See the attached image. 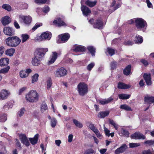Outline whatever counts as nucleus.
Returning <instances> with one entry per match:
<instances>
[{"label":"nucleus","instance_id":"nucleus-1","mask_svg":"<svg viewBox=\"0 0 154 154\" xmlns=\"http://www.w3.org/2000/svg\"><path fill=\"white\" fill-rule=\"evenodd\" d=\"M39 95L35 90H31L26 95V101L32 103L36 102L39 99Z\"/></svg>","mask_w":154,"mask_h":154},{"label":"nucleus","instance_id":"nucleus-2","mask_svg":"<svg viewBox=\"0 0 154 154\" xmlns=\"http://www.w3.org/2000/svg\"><path fill=\"white\" fill-rule=\"evenodd\" d=\"M21 39L17 36H11L6 39L8 45L11 47H16L20 43Z\"/></svg>","mask_w":154,"mask_h":154},{"label":"nucleus","instance_id":"nucleus-3","mask_svg":"<svg viewBox=\"0 0 154 154\" xmlns=\"http://www.w3.org/2000/svg\"><path fill=\"white\" fill-rule=\"evenodd\" d=\"M135 25L136 28L139 30L146 29L147 24L145 20L141 18H136Z\"/></svg>","mask_w":154,"mask_h":154},{"label":"nucleus","instance_id":"nucleus-4","mask_svg":"<svg viewBox=\"0 0 154 154\" xmlns=\"http://www.w3.org/2000/svg\"><path fill=\"white\" fill-rule=\"evenodd\" d=\"M78 91L79 94L83 96L86 94L88 92V87L85 83L81 82L77 86Z\"/></svg>","mask_w":154,"mask_h":154},{"label":"nucleus","instance_id":"nucleus-5","mask_svg":"<svg viewBox=\"0 0 154 154\" xmlns=\"http://www.w3.org/2000/svg\"><path fill=\"white\" fill-rule=\"evenodd\" d=\"M48 51L47 48H38L36 49L34 54V57L41 60L45 53Z\"/></svg>","mask_w":154,"mask_h":154},{"label":"nucleus","instance_id":"nucleus-6","mask_svg":"<svg viewBox=\"0 0 154 154\" xmlns=\"http://www.w3.org/2000/svg\"><path fill=\"white\" fill-rule=\"evenodd\" d=\"M51 37V33L49 32H45L42 33L39 36H37L35 38L36 41L40 42L45 40H49Z\"/></svg>","mask_w":154,"mask_h":154},{"label":"nucleus","instance_id":"nucleus-7","mask_svg":"<svg viewBox=\"0 0 154 154\" xmlns=\"http://www.w3.org/2000/svg\"><path fill=\"white\" fill-rule=\"evenodd\" d=\"M19 22L26 25H29L32 20V17L29 15L25 16L21 14L19 16Z\"/></svg>","mask_w":154,"mask_h":154},{"label":"nucleus","instance_id":"nucleus-8","mask_svg":"<svg viewBox=\"0 0 154 154\" xmlns=\"http://www.w3.org/2000/svg\"><path fill=\"white\" fill-rule=\"evenodd\" d=\"M94 21V20L92 18H91L89 20V22L91 24H93V27L94 28L99 29H102L103 26V24L101 19H99L96 20L93 24Z\"/></svg>","mask_w":154,"mask_h":154},{"label":"nucleus","instance_id":"nucleus-9","mask_svg":"<svg viewBox=\"0 0 154 154\" xmlns=\"http://www.w3.org/2000/svg\"><path fill=\"white\" fill-rule=\"evenodd\" d=\"M67 74V70L63 67L58 68L54 72L55 76L58 78L64 77Z\"/></svg>","mask_w":154,"mask_h":154},{"label":"nucleus","instance_id":"nucleus-10","mask_svg":"<svg viewBox=\"0 0 154 154\" xmlns=\"http://www.w3.org/2000/svg\"><path fill=\"white\" fill-rule=\"evenodd\" d=\"M70 37V35L68 33H65L59 35L58 39L57 41L58 44L66 42Z\"/></svg>","mask_w":154,"mask_h":154},{"label":"nucleus","instance_id":"nucleus-11","mask_svg":"<svg viewBox=\"0 0 154 154\" xmlns=\"http://www.w3.org/2000/svg\"><path fill=\"white\" fill-rule=\"evenodd\" d=\"M19 138L22 143L26 146H28L29 145L30 143L28 138L25 134H19Z\"/></svg>","mask_w":154,"mask_h":154},{"label":"nucleus","instance_id":"nucleus-12","mask_svg":"<svg viewBox=\"0 0 154 154\" xmlns=\"http://www.w3.org/2000/svg\"><path fill=\"white\" fill-rule=\"evenodd\" d=\"M131 138L134 139H145V137L139 132H136L131 135Z\"/></svg>","mask_w":154,"mask_h":154},{"label":"nucleus","instance_id":"nucleus-13","mask_svg":"<svg viewBox=\"0 0 154 154\" xmlns=\"http://www.w3.org/2000/svg\"><path fill=\"white\" fill-rule=\"evenodd\" d=\"M53 24L57 26H66L67 24L59 17L56 19L53 22Z\"/></svg>","mask_w":154,"mask_h":154},{"label":"nucleus","instance_id":"nucleus-14","mask_svg":"<svg viewBox=\"0 0 154 154\" xmlns=\"http://www.w3.org/2000/svg\"><path fill=\"white\" fill-rule=\"evenodd\" d=\"M58 57V54L56 52L54 51L52 52L50 57V60L48 62V65L54 63Z\"/></svg>","mask_w":154,"mask_h":154},{"label":"nucleus","instance_id":"nucleus-15","mask_svg":"<svg viewBox=\"0 0 154 154\" xmlns=\"http://www.w3.org/2000/svg\"><path fill=\"white\" fill-rule=\"evenodd\" d=\"M113 98L112 96H111L107 99H102L99 100L97 102L99 103L101 105H105L110 103L113 100Z\"/></svg>","mask_w":154,"mask_h":154},{"label":"nucleus","instance_id":"nucleus-16","mask_svg":"<svg viewBox=\"0 0 154 154\" xmlns=\"http://www.w3.org/2000/svg\"><path fill=\"white\" fill-rule=\"evenodd\" d=\"M10 92L6 90H2L0 92V99L1 100L7 99L10 94Z\"/></svg>","mask_w":154,"mask_h":154},{"label":"nucleus","instance_id":"nucleus-17","mask_svg":"<svg viewBox=\"0 0 154 154\" xmlns=\"http://www.w3.org/2000/svg\"><path fill=\"white\" fill-rule=\"evenodd\" d=\"M3 31L4 33L8 35H12L14 34V29L9 27H5L4 28Z\"/></svg>","mask_w":154,"mask_h":154},{"label":"nucleus","instance_id":"nucleus-18","mask_svg":"<svg viewBox=\"0 0 154 154\" xmlns=\"http://www.w3.org/2000/svg\"><path fill=\"white\" fill-rule=\"evenodd\" d=\"M81 9L83 15L85 16H88L91 13V11L88 8L82 4Z\"/></svg>","mask_w":154,"mask_h":154},{"label":"nucleus","instance_id":"nucleus-19","mask_svg":"<svg viewBox=\"0 0 154 154\" xmlns=\"http://www.w3.org/2000/svg\"><path fill=\"white\" fill-rule=\"evenodd\" d=\"M30 69H27L26 70H22L20 72V76L21 78H23L27 77L29 73L31 72Z\"/></svg>","mask_w":154,"mask_h":154},{"label":"nucleus","instance_id":"nucleus-20","mask_svg":"<svg viewBox=\"0 0 154 154\" xmlns=\"http://www.w3.org/2000/svg\"><path fill=\"white\" fill-rule=\"evenodd\" d=\"M143 78L147 85H150L152 84V82L150 73H144L143 75Z\"/></svg>","mask_w":154,"mask_h":154},{"label":"nucleus","instance_id":"nucleus-21","mask_svg":"<svg viewBox=\"0 0 154 154\" xmlns=\"http://www.w3.org/2000/svg\"><path fill=\"white\" fill-rule=\"evenodd\" d=\"M11 21V18L8 16H5L3 17L1 20V22L4 26L9 24Z\"/></svg>","mask_w":154,"mask_h":154},{"label":"nucleus","instance_id":"nucleus-22","mask_svg":"<svg viewBox=\"0 0 154 154\" xmlns=\"http://www.w3.org/2000/svg\"><path fill=\"white\" fill-rule=\"evenodd\" d=\"M127 148V146L125 144L123 145L119 148L117 149L115 151V153L119 154L124 152Z\"/></svg>","mask_w":154,"mask_h":154},{"label":"nucleus","instance_id":"nucleus-23","mask_svg":"<svg viewBox=\"0 0 154 154\" xmlns=\"http://www.w3.org/2000/svg\"><path fill=\"white\" fill-rule=\"evenodd\" d=\"M38 134H36L35 135L34 137L29 138V140L32 144L34 145L37 143L38 138Z\"/></svg>","mask_w":154,"mask_h":154},{"label":"nucleus","instance_id":"nucleus-24","mask_svg":"<svg viewBox=\"0 0 154 154\" xmlns=\"http://www.w3.org/2000/svg\"><path fill=\"white\" fill-rule=\"evenodd\" d=\"M119 134L120 136H124L126 137H128L129 135V132L123 128L121 129L120 132H119Z\"/></svg>","mask_w":154,"mask_h":154},{"label":"nucleus","instance_id":"nucleus-25","mask_svg":"<svg viewBox=\"0 0 154 154\" xmlns=\"http://www.w3.org/2000/svg\"><path fill=\"white\" fill-rule=\"evenodd\" d=\"M9 60L8 58H3L0 60V65L1 66L7 65L8 64Z\"/></svg>","mask_w":154,"mask_h":154},{"label":"nucleus","instance_id":"nucleus-26","mask_svg":"<svg viewBox=\"0 0 154 154\" xmlns=\"http://www.w3.org/2000/svg\"><path fill=\"white\" fill-rule=\"evenodd\" d=\"M85 50V48L84 46L81 45L76 46L73 49L74 51L75 52H83Z\"/></svg>","mask_w":154,"mask_h":154},{"label":"nucleus","instance_id":"nucleus-27","mask_svg":"<svg viewBox=\"0 0 154 154\" xmlns=\"http://www.w3.org/2000/svg\"><path fill=\"white\" fill-rule=\"evenodd\" d=\"M109 112L108 111L101 112L98 113V116L99 118H103L109 115Z\"/></svg>","mask_w":154,"mask_h":154},{"label":"nucleus","instance_id":"nucleus-28","mask_svg":"<svg viewBox=\"0 0 154 154\" xmlns=\"http://www.w3.org/2000/svg\"><path fill=\"white\" fill-rule=\"evenodd\" d=\"M130 86L128 85L119 82L118 83V87L119 88L121 89H126L130 88Z\"/></svg>","mask_w":154,"mask_h":154},{"label":"nucleus","instance_id":"nucleus-29","mask_svg":"<svg viewBox=\"0 0 154 154\" xmlns=\"http://www.w3.org/2000/svg\"><path fill=\"white\" fill-rule=\"evenodd\" d=\"M29 35L26 34H23L21 35V41L22 43L26 42L29 38Z\"/></svg>","mask_w":154,"mask_h":154},{"label":"nucleus","instance_id":"nucleus-30","mask_svg":"<svg viewBox=\"0 0 154 154\" xmlns=\"http://www.w3.org/2000/svg\"><path fill=\"white\" fill-rule=\"evenodd\" d=\"M41 60L34 57L32 59V64L33 66H38L40 63Z\"/></svg>","mask_w":154,"mask_h":154},{"label":"nucleus","instance_id":"nucleus-31","mask_svg":"<svg viewBox=\"0 0 154 154\" xmlns=\"http://www.w3.org/2000/svg\"><path fill=\"white\" fill-rule=\"evenodd\" d=\"M145 101L147 103L151 104L152 103H154V97H147L145 98Z\"/></svg>","mask_w":154,"mask_h":154},{"label":"nucleus","instance_id":"nucleus-32","mask_svg":"<svg viewBox=\"0 0 154 154\" xmlns=\"http://www.w3.org/2000/svg\"><path fill=\"white\" fill-rule=\"evenodd\" d=\"M15 51V50L14 49L12 48H10L6 51L5 54L9 56H12L13 55Z\"/></svg>","mask_w":154,"mask_h":154},{"label":"nucleus","instance_id":"nucleus-33","mask_svg":"<svg viewBox=\"0 0 154 154\" xmlns=\"http://www.w3.org/2000/svg\"><path fill=\"white\" fill-rule=\"evenodd\" d=\"M48 110V107L45 103H42L40 106V111L42 113L45 112Z\"/></svg>","mask_w":154,"mask_h":154},{"label":"nucleus","instance_id":"nucleus-34","mask_svg":"<svg viewBox=\"0 0 154 154\" xmlns=\"http://www.w3.org/2000/svg\"><path fill=\"white\" fill-rule=\"evenodd\" d=\"M85 3L88 6L92 7L96 5L97 1H94L93 2H92L89 0H88L85 2Z\"/></svg>","mask_w":154,"mask_h":154},{"label":"nucleus","instance_id":"nucleus-35","mask_svg":"<svg viewBox=\"0 0 154 154\" xmlns=\"http://www.w3.org/2000/svg\"><path fill=\"white\" fill-rule=\"evenodd\" d=\"M131 65H128L126 68L124 70L123 73L126 75H128L131 72Z\"/></svg>","mask_w":154,"mask_h":154},{"label":"nucleus","instance_id":"nucleus-36","mask_svg":"<svg viewBox=\"0 0 154 154\" xmlns=\"http://www.w3.org/2000/svg\"><path fill=\"white\" fill-rule=\"evenodd\" d=\"M118 96L120 99L126 100L130 97V95L125 94H120L118 95Z\"/></svg>","mask_w":154,"mask_h":154},{"label":"nucleus","instance_id":"nucleus-37","mask_svg":"<svg viewBox=\"0 0 154 154\" xmlns=\"http://www.w3.org/2000/svg\"><path fill=\"white\" fill-rule=\"evenodd\" d=\"M134 41L138 44H141L143 42V38L140 36H137L135 38Z\"/></svg>","mask_w":154,"mask_h":154},{"label":"nucleus","instance_id":"nucleus-38","mask_svg":"<svg viewBox=\"0 0 154 154\" xmlns=\"http://www.w3.org/2000/svg\"><path fill=\"white\" fill-rule=\"evenodd\" d=\"M87 49L92 56L95 55V48L92 46H89L88 47Z\"/></svg>","mask_w":154,"mask_h":154},{"label":"nucleus","instance_id":"nucleus-39","mask_svg":"<svg viewBox=\"0 0 154 154\" xmlns=\"http://www.w3.org/2000/svg\"><path fill=\"white\" fill-rule=\"evenodd\" d=\"M120 108L122 109L127 111H132L131 107L128 106L127 104H123L120 106Z\"/></svg>","mask_w":154,"mask_h":154},{"label":"nucleus","instance_id":"nucleus-40","mask_svg":"<svg viewBox=\"0 0 154 154\" xmlns=\"http://www.w3.org/2000/svg\"><path fill=\"white\" fill-rule=\"evenodd\" d=\"M73 122L75 125L79 128H82L83 127V125L82 124L75 119H73Z\"/></svg>","mask_w":154,"mask_h":154},{"label":"nucleus","instance_id":"nucleus-41","mask_svg":"<svg viewBox=\"0 0 154 154\" xmlns=\"http://www.w3.org/2000/svg\"><path fill=\"white\" fill-rule=\"evenodd\" d=\"M7 119L6 115L0 112V122H5L7 120Z\"/></svg>","mask_w":154,"mask_h":154},{"label":"nucleus","instance_id":"nucleus-42","mask_svg":"<svg viewBox=\"0 0 154 154\" xmlns=\"http://www.w3.org/2000/svg\"><path fill=\"white\" fill-rule=\"evenodd\" d=\"M92 130L96 134L98 137L100 139L102 138V136L100 134L99 131L96 127L93 128Z\"/></svg>","mask_w":154,"mask_h":154},{"label":"nucleus","instance_id":"nucleus-43","mask_svg":"<svg viewBox=\"0 0 154 154\" xmlns=\"http://www.w3.org/2000/svg\"><path fill=\"white\" fill-rule=\"evenodd\" d=\"M39 75L37 73H35L32 77V83H34L36 82L38 79Z\"/></svg>","mask_w":154,"mask_h":154},{"label":"nucleus","instance_id":"nucleus-44","mask_svg":"<svg viewBox=\"0 0 154 154\" xmlns=\"http://www.w3.org/2000/svg\"><path fill=\"white\" fill-rule=\"evenodd\" d=\"M107 52L110 56L113 55L115 53L114 49L110 48H107Z\"/></svg>","mask_w":154,"mask_h":154},{"label":"nucleus","instance_id":"nucleus-45","mask_svg":"<svg viewBox=\"0 0 154 154\" xmlns=\"http://www.w3.org/2000/svg\"><path fill=\"white\" fill-rule=\"evenodd\" d=\"M2 8L8 11H11V7L9 5L7 4H3L2 6Z\"/></svg>","mask_w":154,"mask_h":154},{"label":"nucleus","instance_id":"nucleus-46","mask_svg":"<svg viewBox=\"0 0 154 154\" xmlns=\"http://www.w3.org/2000/svg\"><path fill=\"white\" fill-rule=\"evenodd\" d=\"M57 122V120L55 118H52L51 121V126L53 128L55 127L56 125Z\"/></svg>","mask_w":154,"mask_h":154},{"label":"nucleus","instance_id":"nucleus-47","mask_svg":"<svg viewBox=\"0 0 154 154\" xmlns=\"http://www.w3.org/2000/svg\"><path fill=\"white\" fill-rule=\"evenodd\" d=\"M26 111V110L24 108H22L20 109L17 113L18 116L20 117H21L23 116Z\"/></svg>","mask_w":154,"mask_h":154},{"label":"nucleus","instance_id":"nucleus-48","mask_svg":"<svg viewBox=\"0 0 154 154\" xmlns=\"http://www.w3.org/2000/svg\"><path fill=\"white\" fill-rule=\"evenodd\" d=\"M10 69V67L8 66L7 67L3 68L0 70V73L5 74L7 73Z\"/></svg>","mask_w":154,"mask_h":154},{"label":"nucleus","instance_id":"nucleus-49","mask_svg":"<svg viewBox=\"0 0 154 154\" xmlns=\"http://www.w3.org/2000/svg\"><path fill=\"white\" fill-rule=\"evenodd\" d=\"M52 85V81L51 79L49 78L47 82V88L48 90H49Z\"/></svg>","mask_w":154,"mask_h":154},{"label":"nucleus","instance_id":"nucleus-50","mask_svg":"<svg viewBox=\"0 0 154 154\" xmlns=\"http://www.w3.org/2000/svg\"><path fill=\"white\" fill-rule=\"evenodd\" d=\"M109 122L110 124H111L114 127L116 130L118 129V126L114 121L110 119L109 120Z\"/></svg>","mask_w":154,"mask_h":154},{"label":"nucleus","instance_id":"nucleus-51","mask_svg":"<svg viewBox=\"0 0 154 154\" xmlns=\"http://www.w3.org/2000/svg\"><path fill=\"white\" fill-rule=\"evenodd\" d=\"M140 145L139 143H131L129 144L130 148H133L138 147Z\"/></svg>","mask_w":154,"mask_h":154},{"label":"nucleus","instance_id":"nucleus-52","mask_svg":"<svg viewBox=\"0 0 154 154\" xmlns=\"http://www.w3.org/2000/svg\"><path fill=\"white\" fill-rule=\"evenodd\" d=\"M42 26V23H37L32 28V30L33 31H35L39 27Z\"/></svg>","mask_w":154,"mask_h":154},{"label":"nucleus","instance_id":"nucleus-53","mask_svg":"<svg viewBox=\"0 0 154 154\" xmlns=\"http://www.w3.org/2000/svg\"><path fill=\"white\" fill-rule=\"evenodd\" d=\"M14 102L13 101H11L5 104V106H7V109H9V108H12Z\"/></svg>","mask_w":154,"mask_h":154},{"label":"nucleus","instance_id":"nucleus-54","mask_svg":"<svg viewBox=\"0 0 154 154\" xmlns=\"http://www.w3.org/2000/svg\"><path fill=\"white\" fill-rule=\"evenodd\" d=\"M94 152V151L92 149L86 150L84 152V154H91Z\"/></svg>","mask_w":154,"mask_h":154},{"label":"nucleus","instance_id":"nucleus-55","mask_svg":"<svg viewBox=\"0 0 154 154\" xmlns=\"http://www.w3.org/2000/svg\"><path fill=\"white\" fill-rule=\"evenodd\" d=\"M117 63L115 61L112 62L110 63V66L112 69H114L116 68Z\"/></svg>","mask_w":154,"mask_h":154},{"label":"nucleus","instance_id":"nucleus-56","mask_svg":"<svg viewBox=\"0 0 154 154\" xmlns=\"http://www.w3.org/2000/svg\"><path fill=\"white\" fill-rule=\"evenodd\" d=\"M95 65V64L94 63H91L88 65L87 66V69L90 71L91 70V69L93 68Z\"/></svg>","mask_w":154,"mask_h":154},{"label":"nucleus","instance_id":"nucleus-57","mask_svg":"<svg viewBox=\"0 0 154 154\" xmlns=\"http://www.w3.org/2000/svg\"><path fill=\"white\" fill-rule=\"evenodd\" d=\"M145 144H147L149 145H154V140H150L145 141L144 142Z\"/></svg>","mask_w":154,"mask_h":154},{"label":"nucleus","instance_id":"nucleus-58","mask_svg":"<svg viewBox=\"0 0 154 154\" xmlns=\"http://www.w3.org/2000/svg\"><path fill=\"white\" fill-rule=\"evenodd\" d=\"M47 0H35V2L38 4L45 3Z\"/></svg>","mask_w":154,"mask_h":154},{"label":"nucleus","instance_id":"nucleus-59","mask_svg":"<svg viewBox=\"0 0 154 154\" xmlns=\"http://www.w3.org/2000/svg\"><path fill=\"white\" fill-rule=\"evenodd\" d=\"M27 89V87H24L22 88H20L19 90V94L20 95L22 94Z\"/></svg>","mask_w":154,"mask_h":154},{"label":"nucleus","instance_id":"nucleus-60","mask_svg":"<svg viewBox=\"0 0 154 154\" xmlns=\"http://www.w3.org/2000/svg\"><path fill=\"white\" fill-rule=\"evenodd\" d=\"M5 51V48L3 46L0 47V57L2 56L4 51Z\"/></svg>","mask_w":154,"mask_h":154},{"label":"nucleus","instance_id":"nucleus-61","mask_svg":"<svg viewBox=\"0 0 154 154\" xmlns=\"http://www.w3.org/2000/svg\"><path fill=\"white\" fill-rule=\"evenodd\" d=\"M42 10L44 13H47L49 11L50 8L48 6H45L43 8Z\"/></svg>","mask_w":154,"mask_h":154},{"label":"nucleus","instance_id":"nucleus-62","mask_svg":"<svg viewBox=\"0 0 154 154\" xmlns=\"http://www.w3.org/2000/svg\"><path fill=\"white\" fill-rule=\"evenodd\" d=\"M28 7V5L26 3H24L21 5L20 8L21 9H26Z\"/></svg>","mask_w":154,"mask_h":154},{"label":"nucleus","instance_id":"nucleus-63","mask_svg":"<svg viewBox=\"0 0 154 154\" xmlns=\"http://www.w3.org/2000/svg\"><path fill=\"white\" fill-rule=\"evenodd\" d=\"M133 44V42L130 40L125 41L124 43V44L126 45H132Z\"/></svg>","mask_w":154,"mask_h":154},{"label":"nucleus","instance_id":"nucleus-64","mask_svg":"<svg viewBox=\"0 0 154 154\" xmlns=\"http://www.w3.org/2000/svg\"><path fill=\"white\" fill-rule=\"evenodd\" d=\"M143 154H154V152L153 151L151 152L149 150H148L143 151Z\"/></svg>","mask_w":154,"mask_h":154}]
</instances>
